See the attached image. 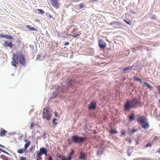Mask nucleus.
Segmentation results:
<instances>
[{
    "mask_svg": "<svg viewBox=\"0 0 160 160\" xmlns=\"http://www.w3.org/2000/svg\"><path fill=\"white\" fill-rule=\"evenodd\" d=\"M140 125L144 129H147L149 127V125L147 121H146L144 123H142Z\"/></svg>",
    "mask_w": 160,
    "mask_h": 160,
    "instance_id": "obj_12",
    "label": "nucleus"
},
{
    "mask_svg": "<svg viewBox=\"0 0 160 160\" xmlns=\"http://www.w3.org/2000/svg\"><path fill=\"white\" fill-rule=\"evenodd\" d=\"M69 42H65V43L64 44V45H66V46H67V45H68L69 44Z\"/></svg>",
    "mask_w": 160,
    "mask_h": 160,
    "instance_id": "obj_63",
    "label": "nucleus"
},
{
    "mask_svg": "<svg viewBox=\"0 0 160 160\" xmlns=\"http://www.w3.org/2000/svg\"><path fill=\"white\" fill-rule=\"evenodd\" d=\"M29 47L30 48H31L32 50H34V47L33 45H30L29 46Z\"/></svg>",
    "mask_w": 160,
    "mask_h": 160,
    "instance_id": "obj_59",
    "label": "nucleus"
},
{
    "mask_svg": "<svg viewBox=\"0 0 160 160\" xmlns=\"http://www.w3.org/2000/svg\"><path fill=\"white\" fill-rule=\"evenodd\" d=\"M0 158L3 160H7L8 159L7 157L4 155H2Z\"/></svg>",
    "mask_w": 160,
    "mask_h": 160,
    "instance_id": "obj_34",
    "label": "nucleus"
},
{
    "mask_svg": "<svg viewBox=\"0 0 160 160\" xmlns=\"http://www.w3.org/2000/svg\"><path fill=\"white\" fill-rule=\"evenodd\" d=\"M70 155H74L75 154L74 150L73 149H71L70 152L69 153Z\"/></svg>",
    "mask_w": 160,
    "mask_h": 160,
    "instance_id": "obj_32",
    "label": "nucleus"
},
{
    "mask_svg": "<svg viewBox=\"0 0 160 160\" xmlns=\"http://www.w3.org/2000/svg\"><path fill=\"white\" fill-rule=\"evenodd\" d=\"M97 103L94 101H92L90 102L88 107L89 110H94L96 108Z\"/></svg>",
    "mask_w": 160,
    "mask_h": 160,
    "instance_id": "obj_6",
    "label": "nucleus"
},
{
    "mask_svg": "<svg viewBox=\"0 0 160 160\" xmlns=\"http://www.w3.org/2000/svg\"><path fill=\"white\" fill-rule=\"evenodd\" d=\"M157 88L158 89L159 93L160 94V85L157 86Z\"/></svg>",
    "mask_w": 160,
    "mask_h": 160,
    "instance_id": "obj_51",
    "label": "nucleus"
},
{
    "mask_svg": "<svg viewBox=\"0 0 160 160\" xmlns=\"http://www.w3.org/2000/svg\"><path fill=\"white\" fill-rule=\"evenodd\" d=\"M84 7V5L82 3H81L79 5V9H82Z\"/></svg>",
    "mask_w": 160,
    "mask_h": 160,
    "instance_id": "obj_44",
    "label": "nucleus"
},
{
    "mask_svg": "<svg viewBox=\"0 0 160 160\" xmlns=\"http://www.w3.org/2000/svg\"><path fill=\"white\" fill-rule=\"evenodd\" d=\"M37 59H39L41 58L40 55L38 54L37 56Z\"/></svg>",
    "mask_w": 160,
    "mask_h": 160,
    "instance_id": "obj_62",
    "label": "nucleus"
},
{
    "mask_svg": "<svg viewBox=\"0 0 160 160\" xmlns=\"http://www.w3.org/2000/svg\"><path fill=\"white\" fill-rule=\"evenodd\" d=\"M126 140L127 141H128L129 143V144H131V140L130 139H128L127 138L126 139Z\"/></svg>",
    "mask_w": 160,
    "mask_h": 160,
    "instance_id": "obj_57",
    "label": "nucleus"
},
{
    "mask_svg": "<svg viewBox=\"0 0 160 160\" xmlns=\"http://www.w3.org/2000/svg\"><path fill=\"white\" fill-rule=\"evenodd\" d=\"M152 145V144L151 143H148V144H146V147H151Z\"/></svg>",
    "mask_w": 160,
    "mask_h": 160,
    "instance_id": "obj_47",
    "label": "nucleus"
},
{
    "mask_svg": "<svg viewBox=\"0 0 160 160\" xmlns=\"http://www.w3.org/2000/svg\"><path fill=\"white\" fill-rule=\"evenodd\" d=\"M60 160H68V159L67 158H66V157H64L63 158H62V159H60Z\"/></svg>",
    "mask_w": 160,
    "mask_h": 160,
    "instance_id": "obj_61",
    "label": "nucleus"
},
{
    "mask_svg": "<svg viewBox=\"0 0 160 160\" xmlns=\"http://www.w3.org/2000/svg\"><path fill=\"white\" fill-rule=\"evenodd\" d=\"M107 46L106 42L101 38V49H104L107 47Z\"/></svg>",
    "mask_w": 160,
    "mask_h": 160,
    "instance_id": "obj_10",
    "label": "nucleus"
},
{
    "mask_svg": "<svg viewBox=\"0 0 160 160\" xmlns=\"http://www.w3.org/2000/svg\"><path fill=\"white\" fill-rule=\"evenodd\" d=\"M55 116L56 117H58L59 115L58 114V113L56 112L55 111L54 112Z\"/></svg>",
    "mask_w": 160,
    "mask_h": 160,
    "instance_id": "obj_55",
    "label": "nucleus"
},
{
    "mask_svg": "<svg viewBox=\"0 0 160 160\" xmlns=\"http://www.w3.org/2000/svg\"><path fill=\"white\" fill-rule=\"evenodd\" d=\"M43 155V154L41 153L39 151H37V156L36 158H42V156Z\"/></svg>",
    "mask_w": 160,
    "mask_h": 160,
    "instance_id": "obj_26",
    "label": "nucleus"
},
{
    "mask_svg": "<svg viewBox=\"0 0 160 160\" xmlns=\"http://www.w3.org/2000/svg\"><path fill=\"white\" fill-rule=\"evenodd\" d=\"M141 106V98H133L127 99L124 104V109L125 112H129L131 109Z\"/></svg>",
    "mask_w": 160,
    "mask_h": 160,
    "instance_id": "obj_1",
    "label": "nucleus"
},
{
    "mask_svg": "<svg viewBox=\"0 0 160 160\" xmlns=\"http://www.w3.org/2000/svg\"><path fill=\"white\" fill-rule=\"evenodd\" d=\"M148 119L144 116H141L137 119V122L140 124L144 123L146 121H147Z\"/></svg>",
    "mask_w": 160,
    "mask_h": 160,
    "instance_id": "obj_5",
    "label": "nucleus"
},
{
    "mask_svg": "<svg viewBox=\"0 0 160 160\" xmlns=\"http://www.w3.org/2000/svg\"><path fill=\"white\" fill-rule=\"evenodd\" d=\"M7 34H4L2 33L0 34V38H6Z\"/></svg>",
    "mask_w": 160,
    "mask_h": 160,
    "instance_id": "obj_35",
    "label": "nucleus"
},
{
    "mask_svg": "<svg viewBox=\"0 0 160 160\" xmlns=\"http://www.w3.org/2000/svg\"><path fill=\"white\" fill-rule=\"evenodd\" d=\"M81 14H82V15L83 16L84 15H85V16H87L88 14L86 12H83L81 13Z\"/></svg>",
    "mask_w": 160,
    "mask_h": 160,
    "instance_id": "obj_46",
    "label": "nucleus"
},
{
    "mask_svg": "<svg viewBox=\"0 0 160 160\" xmlns=\"http://www.w3.org/2000/svg\"><path fill=\"white\" fill-rule=\"evenodd\" d=\"M133 79L134 80H136L137 81H138L141 82L142 81V80L141 79H140L139 78H138L137 77H134Z\"/></svg>",
    "mask_w": 160,
    "mask_h": 160,
    "instance_id": "obj_29",
    "label": "nucleus"
},
{
    "mask_svg": "<svg viewBox=\"0 0 160 160\" xmlns=\"http://www.w3.org/2000/svg\"><path fill=\"white\" fill-rule=\"evenodd\" d=\"M62 20H63V17H65L66 16H67V15L65 13H64L63 12V13L62 14Z\"/></svg>",
    "mask_w": 160,
    "mask_h": 160,
    "instance_id": "obj_45",
    "label": "nucleus"
},
{
    "mask_svg": "<svg viewBox=\"0 0 160 160\" xmlns=\"http://www.w3.org/2000/svg\"><path fill=\"white\" fill-rule=\"evenodd\" d=\"M69 86L72 88H77V83L73 81L70 82L69 83Z\"/></svg>",
    "mask_w": 160,
    "mask_h": 160,
    "instance_id": "obj_18",
    "label": "nucleus"
},
{
    "mask_svg": "<svg viewBox=\"0 0 160 160\" xmlns=\"http://www.w3.org/2000/svg\"><path fill=\"white\" fill-rule=\"evenodd\" d=\"M84 140L85 138L83 137H80L77 135H73L71 138L70 140H68V143L69 144L74 143L80 146Z\"/></svg>",
    "mask_w": 160,
    "mask_h": 160,
    "instance_id": "obj_3",
    "label": "nucleus"
},
{
    "mask_svg": "<svg viewBox=\"0 0 160 160\" xmlns=\"http://www.w3.org/2000/svg\"><path fill=\"white\" fill-rule=\"evenodd\" d=\"M109 132L111 135L116 134L118 132V131L113 128H111Z\"/></svg>",
    "mask_w": 160,
    "mask_h": 160,
    "instance_id": "obj_14",
    "label": "nucleus"
},
{
    "mask_svg": "<svg viewBox=\"0 0 160 160\" xmlns=\"http://www.w3.org/2000/svg\"><path fill=\"white\" fill-rule=\"evenodd\" d=\"M130 66H128L124 68L123 69H122V70H123V71L124 72V73H126L129 70H130Z\"/></svg>",
    "mask_w": 160,
    "mask_h": 160,
    "instance_id": "obj_27",
    "label": "nucleus"
},
{
    "mask_svg": "<svg viewBox=\"0 0 160 160\" xmlns=\"http://www.w3.org/2000/svg\"><path fill=\"white\" fill-rule=\"evenodd\" d=\"M57 119L56 118H54L52 120V123L53 124L54 127L55 128L57 126L58 122H57Z\"/></svg>",
    "mask_w": 160,
    "mask_h": 160,
    "instance_id": "obj_20",
    "label": "nucleus"
},
{
    "mask_svg": "<svg viewBox=\"0 0 160 160\" xmlns=\"http://www.w3.org/2000/svg\"><path fill=\"white\" fill-rule=\"evenodd\" d=\"M80 36V34L79 33H74L72 35V37L74 38H77L78 36Z\"/></svg>",
    "mask_w": 160,
    "mask_h": 160,
    "instance_id": "obj_39",
    "label": "nucleus"
},
{
    "mask_svg": "<svg viewBox=\"0 0 160 160\" xmlns=\"http://www.w3.org/2000/svg\"><path fill=\"white\" fill-rule=\"evenodd\" d=\"M36 11L35 12L36 13L37 12H36V11H37V12H38V13L42 14H44L45 15L46 13L45 12H44V11Z\"/></svg>",
    "mask_w": 160,
    "mask_h": 160,
    "instance_id": "obj_36",
    "label": "nucleus"
},
{
    "mask_svg": "<svg viewBox=\"0 0 160 160\" xmlns=\"http://www.w3.org/2000/svg\"><path fill=\"white\" fill-rule=\"evenodd\" d=\"M71 156V155H70L69 153H68V160H71L72 158Z\"/></svg>",
    "mask_w": 160,
    "mask_h": 160,
    "instance_id": "obj_41",
    "label": "nucleus"
},
{
    "mask_svg": "<svg viewBox=\"0 0 160 160\" xmlns=\"http://www.w3.org/2000/svg\"><path fill=\"white\" fill-rule=\"evenodd\" d=\"M27 158L26 157H24L19 156V160H26Z\"/></svg>",
    "mask_w": 160,
    "mask_h": 160,
    "instance_id": "obj_37",
    "label": "nucleus"
},
{
    "mask_svg": "<svg viewBox=\"0 0 160 160\" xmlns=\"http://www.w3.org/2000/svg\"><path fill=\"white\" fill-rule=\"evenodd\" d=\"M52 5L56 9L59 8L58 2V0H50Z\"/></svg>",
    "mask_w": 160,
    "mask_h": 160,
    "instance_id": "obj_9",
    "label": "nucleus"
},
{
    "mask_svg": "<svg viewBox=\"0 0 160 160\" xmlns=\"http://www.w3.org/2000/svg\"><path fill=\"white\" fill-rule=\"evenodd\" d=\"M26 150L25 149H24V148H21V149H18L17 151V152L19 154H22L23 153H24V152Z\"/></svg>",
    "mask_w": 160,
    "mask_h": 160,
    "instance_id": "obj_23",
    "label": "nucleus"
},
{
    "mask_svg": "<svg viewBox=\"0 0 160 160\" xmlns=\"http://www.w3.org/2000/svg\"><path fill=\"white\" fill-rule=\"evenodd\" d=\"M52 110L50 108H47L45 110V112L43 111L42 112V115L44 118L48 121L50 120L52 116Z\"/></svg>",
    "mask_w": 160,
    "mask_h": 160,
    "instance_id": "obj_4",
    "label": "nucleus"
},
{
    "mask_svg": "<svg viewBox=\"0 0 160 160\" xmlns=\"http://www.w3.org/2000/svg\"><path fill=\"white\" fill-rule=\"evenodd\" d=\"M143 83H144L146 86H147L148 88L150 89L151 90H152L153 89V87L151 86V85L149 84L148 82H143Z\"/></svg>",
    "mask_w": 160,
    "mask_h": 160,
    "instance_id": "obj_19",
    "label": "nucleus"
},
{
    "mask_svg": "<svg viewBox=\"0 0 160 160\" xmlns=\"http://www.w3.org/2000/svg\"><path fill=\"white\" fill-rule=\"evenodd\" d=\"M58 94L56 92H54L53 93V98H55L58 96Z\"/></svg>",
    "mask_w": 160,
    "mask_h": 160,
    "instance_id": "obj_42",
    "label": "nucleus"
},
{
    "mask_svg": "<svg viewBox=\"0 0 160 160\" xmlns=\"http://www.w3.org/2000/svg\"><path fill=\"white\" fill-rule=\"evenodd\" d=\"M106 117H105V116H104V117H103L102 118L101 117V119H103L104 120H106ZM102 122H101H101H100V123L101 124Z\"/></svg>",
    "mask_w": 160,
    "mask_h": 160,
    "instance_id": "obj_53",
    "label": "nucleus"
},
{
    "mask_svg": "<svg viewBox=\"0 0 160 160\" xmlns=\"http://www.w3.org/2000/svg\"><path fill=\"white\" fill-rule=\"evenodd\" d=\"M154 95L156 99L158 98V93L157 92H154Z\"/></svg>",
    "mask_w": 160,
    "mask_h": 160,
    "instance_id": "obj_52",
    "label": "nucleus"
},
{
    "mask_svg": "<svg viewBox=\"0 0 160 160\" xmlns=\"http://www.w3.org/2000/svg\"><path fill=\"white\" fill-rule=\"evenodd\" d=\"M67 90V88H61L60 89L59 93H65Z\"/></svg>",
    "mask_w": 160,
    "mask_h": 160,
    "instance_id": "obj_16",
    "label": "nucleus"
},
{
    "mask_svg": "<svg viewBox=\"0 0 160 160\" xmlns=\"http://www.w3.org/2000/svg\"><path fill=\"white\" fill-rule=\"evenodd\" d=\"M0 147L2 148H4V149H6V148L5 147V146H4L0 144Z\"/></svg>",
    "mask_w": 160,
    "mask_h": 160,
    "instance_id": "obj_60",
    "label": "nucleus"
},
{
    "mask_svg": "<svg viewBox=\"0 0 160 160\" xmlns=\"http://www.w3.org/2000/svg\"><path fill=\"white\" fill-rule=\"evenodd\" d=\"M137 131V129L134 128L132 130L129 129H128V132L131 134H132L133 133L136 132Z\"/></svg>",
    "mask_w": 160,
    "mask_h": 160,
    "instance_id": "obj_30",
    "label": "nucleus"
},
{
    "mask_svg": "<svg viewBox=\"0 0 160 160\" xmlns=\"http://www.w3.org/2000/svg\"><path fill=\"white\" fill-rule=\"evenodd\" d=\"M97 35L98 36V38H99V31H98V32L97 33ZM98 45L99 46V48H100V39L98 38Z\"/></svg>",
    "mask_w": 160,
    "mask_h": 160,
    "instance_id": "obj_33",
    "label": "nucleus"
},
{
    "mask_svg": "<svg viewBox=\"0 0 160 160\" xmlns=\"http://www.w3.org/2000/svg\"><path fill=\"white\" fill-rule=\"evenodd\" d=\"M4 47H8L10 48H13L14 46V44L12 43V41L7 40L5 41L3 45Z\"/></svg>",
    "mask_w": 160,
    "mask_h": 160,
    "instance_id": "obj_7",
    "label": "nucleus"
},
{
    "mask_svg": "<svg viewBox=\"0 0 160 160\" xmlns=\"http://www.w3.org/2000/svg\"><path fill=\"white\" fill-rule=\"evenodd\" d=\"M7 131L5 130L2 128H1L0 129V136L1 137H3L5 136Z\"/></svg>",
    "mask_w": 160,
    "mask_h": 160,
    "instance_id": "obj_13",
    "label": "nucleus"
},
{
    "mask_svg": "<svg viewBox=\"0 0 160 160\" xmlns=\"http://www.w3.org/2000/svg\"><path fill=\"white\" fill-rule=\"evenodd\" d=\"M79 158L82 160H84L85 158V156L84 153H80L79 155Z\"/></svg>",
    "mask_w": 160,
    "mask_h": 160,
    "instance_id": "obj_22",
    "label": "nucleus"
},
{
    "mask_svg": "<svg viewBox=\"0 0 160 160\" xmlns=\"http://www.w3.org/2000/svg\"><path fill=\"white\" fill-rule=\"evenodd\" d=\"M31 143V141H29L28 142L26 143L24 145V148L26 150L29 146Z\"/></svg>",
    "mask_w": 160,
    "mask_h": 160,
    "instance_id": "obj_25",
    "label": "nucleus"
},
{
    "mask_svg": "<svg viewBox=\"0 0 160 160\" xmlns=\"http://www.w3.org/2000/svg\"><path fill=\"white\" fill-rule=\"evenodd\" d=\"M103 150L102 149V147L101 146V155L103 154Z\"/></svg>",
    "mask_w": 160,
    "mask_h": 160,
    "instance_id": "obj_50",
    "label": "nucleus"
},
{
    "mask_svg": "<svg viewBox=\"0 0 160 160\" xmlns=\"http://www.w3.org/2000/svg\"><path fill=\"white\" fill-rule=\"evenodd\" d=\"M29 128H30L31 129H32L33 128V126L32 125V122L31 123V124H30V126Z\"/></svg>",
    "mask_w": 160,
    "mask_h": 160,
    "instance_id": "obj_56",
    "label": "nucleus"
},
{
    "mask_svg": "<svg viewBox=\"0 0 160 160\" xmlns=\"http://www.w3.org/2000/svg\"><path fill=\"white\" fill-rule=\"evenodd\" d=\"M151 16H149V18L151 19L152 21L156 20H158V17L155 15H151Z\"/></svg>",
    "mask_w": 160,
    "mask_h": 160,
    "instance_id": "obj_21",
    "label": "nucleus"
},
{
    "mask_svg": "<svg viewBox=\"0 0 160 160\" xmlns=\"http://www.w3.org/2000/svg\"><path fill=\"white\" fill-rule=\"evenodd\" d=\"M121 132L122 135L124 136L125 135V132L124 131L122 130Z\"/></svg>",
    "mask_w": 160,
    "mask_h": 160,
    "instance_id": "obj_48",
    "label": "nucleus"
},
{
    "mask_svg": "<svg viewBox=\"0 0 160 160\" xmlns=\"http://www.w3.org/2000/svg\"><path fill=\"white\" fill-rule=\"evenodd\" d=\"M12 60L11 64L15 67H18L17 65L18 64L19 62L23 66H25L27 63L25 57L20 51L17 52L16 54L13 53Z\"/></svg>",
    "mask_w": 160,
    "mask_h": 160,
    "instance_id": "obj_2",
    "label": "nucleus"
},
{
    "mask_svg": "<svg viewBox=\"0 0 160 160\" xmlns=\"http://www.w3.org/2000/svg\"><path fill=\"white\" fill-rule=\"evenodd\" d=\"M157 152H158L160 153V148H159V149L157 150Z\"/></svg>",
    "mask_w": 160,
    "mask_h": 160,
    "instance_id": "obj_64",
    "label": "nucleus"
},
{
    "mask_svg": "<svg viewBox=\"0 0 160 160\" xmlns=\"http://www.w3.org/2000/svg\"><path fill=\"white\" fill-rule=\"evenodd\" d=\"M39 151L42 153L43 155H45V156L47 155L48 152L44 147H43L42 148H40Z\"/></svg>",
    "mask_w": 160,
    "mask_h": 160,
    "instance_id": "obj_11",
    "label": "nucleus"
},
{
    "mask_svg": "<svg viewBox=\"0 0 160 160\" xmlns=\"http://www.w3.org/2000/svg\"><path fill=\"white\" fill-rule=\"evenodd\" d=\"M109 24L113 26H121L122 25V23L121 22L118 21H113L110 22Z\"/></svg>",
    "mask_w": 160,
    "mask_h": 160,
    "instance_id": "obj_8",
    "label": "nucleus"
},
{
    "mask_svg": "<svg viewBox=\"0 0 160 160\" xmlns=\"http://www.w3.org/2000/svg\"><path fill=\"white\" fill-rule=\"evenodd\" d=\"M26 27L29 30V31L36 30V28L34 27H32L30 25H27L26 26Z\"/></svg>",
    "mask_w": 160,
    "mask_h": 160,
    "instance_id": "obj_17",
    "label": "nucleus"
},
{
    "mask_svg": "<svg viewBox=\"0 0 160 160\" xmlns=\"http://www.w3.org/2000/svg\"><path fill=\"white\" fill-rule=\"evenodd\" d=\"M130 12L133 14H136L137 13V12H136L134 11H130Z\"/></svg>",
    "mask_w": 160,
    "mask_h": 160,
    "instance_id": "obj_54",
    "label": "nucleus"
},
{
    "mask_svg": "<svg viewBox=\"0 0 160 160\" xmlns=\"http://www.w3.org/2000/svg\"><path fill=\"white\" fill-rule=\"evenodd\" d=\"M34 148V146H32L30 148L29 150L30 152H32V151L33 150Z\"/></svg>",
    "mask_w": 160,
    "mask_h": 160,
    "instance_id": "obj_40",
    "label": "nucleus"
},
{
    "mask_svg": "<svg viewBox=\"0 0 160 160\" xmlns=\"http://www.w3.org/2000/svg\"><path fill=\"white\" fill-rule=\"evenodd\" d=\"M134 65H135V67L139 68L141 65V63L139 60H138L135 63H134Z\"/></svg>",
    "mask_w": 160,
    "mask_h": 160,
    "instance_id": "obj_24",
    "label": "nucleus"
},
{
    "mask_svg": "<svg viewBox=\"0 0 160 160\" xmlns=\"http://www.w3.org/2000/svg\"><path fill=\"white\" fill-rule=\"evenodd\" d=\"M128 118L129 121H133L135 118V114L134 113H132V114L129 115Z\"/></svg>",
    "mask_w": 160,
    "mask_h": 160,
    "instance_id": "obj_15",
    "label": "nucleus"
},
{
    "mask_svg": "<svg viewBox=\"0 0 160 160\" xmlns=\"http://www.w3.org/2000/svg\"><path fill=\"white\" fill-rule=\"evenodd\" d=\"M2 152L5 153V154H7L8 155H10L9 153L8 152H7L6 151H5V150H4V149H2Z\"/></svg>",
    "mask_w": 160,
    "mask_h": 160,
    "instance_id": "obj_43",
    "label": "nucleus"
},
{
    "mask_svg": "<svg viewBox=\"0 0 160 160\" xmlns=\"http://www.w3.org/2000/svg\"><path fill=\"white\" fill-rule=\"evenodd\" d=\"M123 20L127 24H128L130 25H131V22L130 20H128L127 19H124Z\"/></svg>",
    "mask_w": 160,
    "mask_h": 160,
    "instance_id": "obj_31",
    "label": "nucleus"
},
{
    "mask_svg": "<svg viewBox=\"0 0 160 160\" xmlns=\"http://www.w3.org/2000/svg\"><path fill=\"white\" fill-rule=\"evenodd\" d=\"M6 39H9V40H13L14 38L12 36L10 35H8L7 34Z\"/></svg>",
    "mask_w": 160,
    "mask_h": 160,
    "instance_id": "obj_28",
    "label": "nucleus"
},
{
    "mask_svg": "<svg viewBox=\"0 0 160 160\" xmlns=\"http://www.w3.org/2000/svg\"><path fill=\"white\" fill-rule=\"evenodd\" d=\"M45 16L48 17L50 18H52V16L49 13L46 12L45 13Z\"/></svg>",
    "mask_w": 160,
    "mask_h": 160,
    "instance_id": "obj_38",
    "label": "nucleus"
},
{
    "mask_svg": "<svg viewBox=\"0 0 160 160\" xmlns=\"http://www.w3.org/2000/svg\"><path fill=\"white\" fill-rule=\"evenodd\" d=\"M130 70L131 69L133 68V67H135V65H134V64H133L132 66H130Z\"/></svg>",
    "mask_w": 160,
    "mask_h": 160,
    "instance_id": "obj_58",
    "label": "nucleus"
},
{
    "mask_svg": "<svg viewBox=\"0 0 160 160\" xmlns=\"http://www.w3.org/2000/svg\"><path fill=\"white\" fill-rule=\"evenodd\" d=\"M97 154L98 156L99 157H100L99 156H100V150H98L97 151Z\"/></svg>",
    "mask_w": 160,
    "mask_h": 160,
    "instance_id": "obj_49",
    "label": "nucleus"
}]
</instances>
